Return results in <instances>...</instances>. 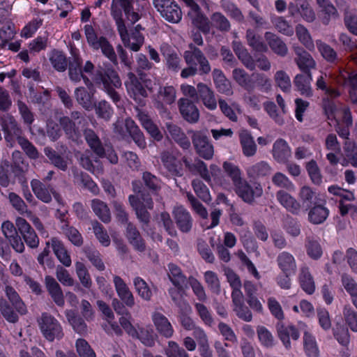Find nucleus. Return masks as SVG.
Instances as JSON below:
<instances>
[{
	"label": "nucleus",
	"mask_w": 357,
	"mask_h": 357,
	"mask_svg": "<svg viewBox=\"0 0 357 357\" xmlns=\"http://www.w3.org/2000/svg\"><path fill=\"white\" fill-rule=\"evenodd\" d=\"M312 73L298 74L294 79V84L301 95L310 97L312 96Z\"/></svg>",
	"instance_id": "nucleus-22"
},
{
	"label": "nucleus",
	"mask_w": 357,
	"mask_h": 357,
	"mask_svg": "<svg viewBox=\"0 0 357 357\" xmlns=\"http://www.w3.org/2000/svg\"><path fill=\"white\" fill-rule=\"evenodd\" d=\"M296 57L294 61L298 68L303 73H311V70L316 68V62L312 56L302 47H296L294 48Z\"/></svg>",
	"instance_id": "nucleus-12"
},
{
	"label": "nucleus",
	"mask_w": 357,
	"mask_h": 357,
	"mask_svg": "<svg viewBox=\"0 0 357 357\" xmlns=\"http://www.w3.org/2000/svg\"><path fill=\"white\" fill-rule=\"evenodd\" d=\"M182 161L190 172L199 174L207 183L211 181L210 172L204 161L197 158L194 163H192L185 156L182 158Z\"/></svg>",
	"instance_id": "nucleus-16"
},
{
	"label": "nucleus",
	"mask_w": 357,
	"mask_h": 357,
	"mask_svg": "<svg viewBox=\"0 0 357 357\" xmlns=\"http://www.w3.org/2000/svg\"><path fill=\"white\" fill-rule=\"evenodd\" d=\"M82 134L86 143L95 155L102 156L105 154L104 146L96 132L91 128H86L83 130Z\"/></svg>",
	"instance_id": "nucleus-20"
},
{
	"label": "nucleus",
	"mask_w": 357,
	"mask_h": 357,
	"mask_svg": "<svg viewBox=\"0 0 357 357\" xmlns=\"http://www.w3.org/2000/svg\"><path fill=\"white\" fill-rule=\"evenodd\" d=\"M66 315L68 322L76 333L83 336L87 334V325L82 317L76 314L72 310L66 311Z\"/></svg>",
	"instance_id": "nucleus-41"
},
{
	"label": "nucleus",
	"mask_w": 357,
	"mask_h": 357,
	"mask_svg": "<svg viewBox=\"0 0 357 357\" xmlns=\"http://www.w3.org/2000/svg\"><path fill=\"white\" fill-rule=\"evenodd\" d=\"M160 158L164 167L175 176L183 175L181 165L177 164L176 157L169 151H163L160 154Z\"/></svg>",
	"instance_id": "nucleus-17"
},
{
	"label": "nucleus",
	"mask_w": 357,
	"mask_h": 357,
	"mask_svg": "<svg viewBox=\"0 0 357 357\" xmlns=\"http://www.w3.org/2000/svg\"><path fill=\"white\" fill-rule=\"evenodd\" d=\"M273 159L280 164H286L291 157V151L288 143L283 139H278L273 145Z\"/></svg>",
	"instance_id": "nucleus-14"
},
{
	"label": "nucleus",
	"mask_w": 357,
	"mask_h": 357,
	"mask_svg": "<svg viewBox=\"0 0 357 357\" xmlns=\"http://www.w3.org/2000/svg\"><path fill=\"white\" fill-rule=\"evenodd\" d=\"M125 228L126 237L129 243L137 251L140 252H144L146 250V243L136 225L132 222V224H128Z\"/></svg>",
	"instance_id": "nucleus-19"
},
{
	"label": "nucleus",
	"mask_w": 357,
	"mask_h": 357,
	"mask_svg": "<svg viewBox=\"0 0 357 357\" xmlns=\"http://www.w3.org/2000/svg\"><path fill=\"white\" fill-rule=\"evenodd\" d=\"M298 281L302 289L307 294H312L314 292L315 283L308 267L301 268Z\"/></svg>",
	"instance_id": "nucleus-31"
},
{
	"label": "nucleus",
	"mask_w": 357,
	"mask_h": 357,
	"mask_svg": "<svg viewBox=\"0 0 357 357\" xmlns=\"http://www.w3.org/2000/svg\"><path fill=\"white\" fill-rule=\"evenodd\" d=\"M223 169L231 178L235 188L245 180L241 177V172L236 165L226 161L223 163Z\"/></svg>",
	"instance_id": "nucleus-52"
},
{
	"label": "nucleus",
	"mask_w": 357,
	"mask_h": 357,
	"mask_svg": "<svg viewBox=\"0 0 357 357\" xmlns=\"http://www.w3.org/2000/svg\"><path fill=\"white\" fill-rule=\"evenodd\" d=\"M271 172V167L265 161L257 162L246 169L248 177L253 178L267 176Z\"/></svg>",
	"instance_id": "nucleus-40"
},
{
	"label": "nucleus",
	"mask_w": 357,
	"mask_h": 357,
	"mask_svg": "<svg viewBox=\"0 0 357 357\" xmlns=\"http://www.w3.org/2000/svg\"><path fill=\"white\" fill-rule=\"evenodd\" d=\"M168 277L174 287L178 288L187 287L188 280L181 269L174 264H168Z\"/></svg>",
	"instance_id": "nucleus-33"
},
{
	"label": "nucleus",
	"mask_w": 357,
	"mask_h": 357,
	"mask_svg": "<svg viewBox=\"0 0 357 357\" xmlns=\"http://www.w3.org/2000/svg\"><path fill=\"white\" fill-rule=\"evenodd\" d=\"M93 83L107 93L112 101L118 105L121 102V98L117 91L113 87L120 88L121 86V80L118 73L112 68L102 69L99 68L94 73L92 77Z\"/></svg>",
	"instance_id": "nucleus-2"
},
{
	"label": "nucleus",
	"mask_w": 357,
	"mask_h": 357,
	"mask_svg": "<svg viewBox=\"0 0 357 357\" xmlns=\"http://www.w3.org/2000/svg\"><path fill=\"white\" fill-rule=\"evenodd\" d=\"M173 217L178 229L183 233H189L193 225V219L183 206H180L174 208Z\"/></svg>",
	"instance_id": "nucleus-10"
},
{
	"label": "nucleus",
	"mask_w": 357,
	"mask_h": 357,
	"mask_svg": "<svg viewBox=\"0 0 357 357\" xmlns=\"http://www.w3.org/2000/svg\"><path fill=\"white\" fill-rule=\"evenodd\" d=\"M51 246L58 260L66 267L70 266L71 258L63 243L56 237L51 238Z\"/></svg>",
	"instance_id": "nucleus-25"
},
{
	"label": "nucleus",
	"mask_w": 357,
	"mask_h": 357,
	"mask_svg": "<svg viewBox=\"0 0 357 357\" xmlns=\"http://www.w3.org/2000/svg\"><path fill=\"white\" fill-rule=\"evenodd\" d=\"M278 202L288 211L294 214L300 211L301 204L289 193L284 190H279L276 194Z\"/></svg>",
	"instance_id": "nucleus-35"
},
{
	"label": "nucleus",
	"mask_w": 357,
	"mask_h": 357,
	"mask_svg": "<svg viewBox=\"0 0 357 357\" xmlns=\"http://www.w3.org/2000/svg\"><path fill=\"white\" fill-rule=\"evenodd\" d=\"M236 194L246 203L252 204L255 199L260 197L263 194V188L259 183H249L244 180L236 188Z\"/></svg>",
	"instance_id": "nucleus-8"
},
{
	"label": "nucleus",
	"mask_w": 357,
	"mask_h": 357,
	"mask_svg": "<svg viewBox=\"0 0 357 357\" xmlns=\"http://www.w3.org/2000/svg\"><path fill=\"white\" fill-rule=\"evenodd\" d=\"M92 96L82 86L77 87L75 90V97L77 102L86 110H90L92 108Z\"/></svg>",
	"instance_id": "nucleus-55"
},
{
	"label": "nucleus",
	"mask_w": 357,
	"mask_h": 357,
	"mask_svg": "<svg viewBox=\"0 0 357 357\" xmlns=\"http://www.w3.org/2000/svg\"><path fill=\"white\" fill-rule=\"evenodd\" d=\"M91 224L94 234L98 239L99 242L103 246H109V245L110 244V238L107 231L104 229L103 226L97 220L93 221Z\"/></svg>",
	"instance_id": "nucleus-62"
},
{
	"label": "nucleus",
	"mask_w": 357,
	"mask_h": 357,
	"mask_svg": "<svg viewBox=\"0 0 357 357\" xmlns=\"http://www.w3.org/2000/svg\"><path fill=\"white\" fill-rule=\"evenodd\" d=\"M223 10L232 19L238 22L244 20V16L239 8L232 2L224 1L221 3Z\"/></svg>",
	"instance_id": "nucleus-58"
},
{
	"label": "nucleus",
	"mask_w": 357,
	"mask_h": 357,
	"mask_svg": "<svg viewBox=\"0 0 357 357\" xmlns=\"http://www.w3.org/2000/svg\"><path fill=\"white\" fill-rule=\"evenodd\" d=\"M211 24L220 32H229L231 30L229 20L220 12H215L211 15Z\"/></svg>",
	"instance_id": "nucleus-48"
},
{
	"label": "nucleus",
	"mask_w": 357,
	"mask_h": 357,
	"mask_svg": "<svg viewBox=\"0 0 357 357\" xmlns=\"http://www.w3.org/2000/svg\"><path fill=\"white\" fill-rule=\"evenodd\" d=\"M276 330L280 340L287 349L291 348L290 337L294 340H297L300 336L298 329L294 326H285L282 321L276 324Z\"/></svg>",
	"instance_id": "nucleus-15"
},
{
	"label": "nucleus",
	"mask_w": 357,
	"mask_h": 357,
	"mask_svg": "<svg viewBox=\"0 0 357 357\" xmlns=\"http://www.w3.org/2000/svg\"><path fill=\"white\" fill-rule=\"evenodd\" d=\"M152 319L158 332L162 336L169 338L174 333V329L167 318L160 312H154Z\"/></svg>",
	"instance_id": "nucleus-21"
},
{
	"label": "nucleus",
	"mask_w": 357,
	"mask_h": 357,
	"mask_svg": "<svg viewBox=\"0 0 357 357\" xmlns=\"http://www.w3.org/2000/svg\"><path fill=\"white\" fill-rule=\"evenodd\" d=\"M197 90L199 93L198 98L199 97L202 99L205 107L211 110L215 109L217 102L213 91L204 83L197 84Z\"/></svg>",
	"instance_id": "nucleus-32"
},
{
	"label": "nucleus",
	"mask_w": 357,
	"mask_h": 357,
	"mask_svg": "<svg viewBox=\"0 0 357 357\" xmlns=\"http://www.w3.org/2000/svg\"><path fill=\"white\" fill-rule=\"evenodd\" d=\"M143 189L150 193V195H157L161 190V180L149 172H144L142 174Z\"/></svg>",
	"instance_id": "nucleus-23"
},
{
	"label": "nucleus",
	"mask_w": 357,
	"mask_h": 357,
	"mask_svg": "<svg viewBox=\"0 0 357 357\" xmlns=\"http://www.w3.org/2000/svg\"><path fill=\"white\" fill-rule=\"evenodd\" d=\"M234 79L248 91H252L255 89L254 82L250 75L243 68H234L232 71Z\"/></svg>",
	"instance_id": "nucleus-43"
},
{
	"label": "nucleus",
	"mask_w": 357,
	"mask_h": 357,
	"mask_svg": "<svg viewBox=\"0 0 357 357\" xmlns=\"http://www.w3.org/2000/svg\"><path fill=\"white\" fill-rule=\"evenodd\" d=\"M162 55L166 59V65L169 70L174 72H178L181 69V59L178 54L169 49L167 45H164L161 48Z\"/></svg>",
	"instance_id": "nucleus-42"
},
{
	"label": "nucleus",
	"mask_w": 357,
	"mask_h": 357,
	"mask_svg": "<svg viewBox=\"0 0 357 357\" xmlns=\"http://www.w3.org/2000/svg\"><path fill=\"white\" fill-rule=\"evenodd\" d=\"M5 293L8 299L18 313L22 315L26 314L27 309L24 303L13 287L6 286Z\"/></svg>",
	"instance_id": "nucleus-38"
},
{
	"label": "nucleus",
	"mask_w": 357,
	"mask_h": 357,
	"mask_svg": "<svg viewBox=\"0 0 357 357\" xmlns=\"http://www.w3.org/2000/svg\"><path fill=\"white\" fill-rule=\"evenodd\" d=\"M38 323L43 335L48 341L59 340L63 337V332L60 323L50 314L42 313Z\"/></svg>",
	"instance_id": "nucleus-4"
},
{
	"label": "nucleus",
	"mask_w": 357,
	"mask_h": 357,
	"mask_svg": "<svg viewBox=\"0 0 357 357\" xmlns=\"http://www.w3.org/2000/svg\"><path fill=\"white\" fill-rule=\"evenodd\" d=\"M91 207L96 216L104 223L111 221V213L107 204L99 199L91 201Z\"/></svg>",
	"instance_id": "nucleus-34"
},
{
	"label": "nucleus",
	"mask_w": 357,
	"mask_h": 357,
	"mask_svg": "<svg viewBox=\"0 0 357 357\" xmlns=\"http://www.w3.org/2000/svg\"><path fill=\"white\" fill-rule=\"evenodd\" d=\"M296 33L299 41L303 43L307 49L312 51L314 49V45L307 29L302 24L296 26Z\"/></svg>",
	"instance_id": "nucleus-57"
},
{
	"label": "nucleus",
	"mask_w": 357,
	"mask_h": 357,
	"mask_svg": "<svg viewBox=\"0 0 357 357\" xmlns=\"http://www.w3.org/2000/svg\"><path fill=\"white\" fill-rule=\"evenodd\" d=\"M303 346L305 352L308 357L319 356V351L315 337L307 331H305L303 335Z\"/></svg>",
	"instance_id": "nucleus-47"
},
{
	"label": "nucleus",
	"mask_w": 357,
	"mask_h": 357,
	"mask_svg": "<svg viewBox=\"0 0 357 357\" xmlns=\"http://www.w3.org/2000/svg\"><path fill=\"white\" fill-rule=\"evenodd\" d=\"M264 37L274 53L280 56H285L287 54V46L278 36L271 32H266Z\"/></svg>",
	"instance_id": "nucleus-26"
},
{
	"label": "nucleus",
	"mask_w": 357,
	"mask_h": 357,
	"mask_svg": "<svg viewBox=\"0 0 357 357\" xmlns=\"http://www.w3.org/2000/svg\"><path fill=\"white\" fill-rule=\"evenodd\" d=\"M343 317L349 328L354 332H357V312L350 305H346L343 308Z\"/></svg>",
	"instance_id": "nucleus-59"
},
{
	"label": "nucleus",
	"mask_w": 357,
	"mask_h": 357,
	"mask_svg": "<svg viewBox=\"0 0 357 357\" xmlns=\"http://www.w3.org/2000/svg\"><path fill=\"white\" fill-rule=\"evenodd\" d=\"M192 143L196 153L205 160H211L214 155V148L209 141L207 132L204 130H190Z\"/></svg>",
	"instance_id": "nucleus-5"
},
{
	"label": "nucleus",
	"mask_w": 357,
	"mask_h": 357,
	"mask_svg": "<svg viewBox=\"0 0 357 357\" xmlns=\"http://www.w3.org/2000/svg\"><path fill=\"white\" fill-rule=\"evenodd\" d=\"M316 45L321 56L328 62L335 63L337 60V52L329 45L321 40H316Z\"/></svg>",
	"instance_id": "nucleus-56"
},
{
	"label": "nucleus",
	"mask_w": 357,
	"mask_h": 357,
	"mask_svg": "<svg viewBox=\"0 0 357 357\" xmlns=\"http://www.w3.org/2000/svg\"><path fill=\"white\" fill-rule=\"evenodd\" d=\"M84 33L89 45L95 50H101L102 53L114 65L118 64L117 56L112 45L104 37H98L91 25H85Z\"/></svg>",
	"instance_id": "nucleus-3"
},
{
	"label": "nucleus",
	"mask_w": 357,
	"mask_h": 357,
	"mask_svg": "<svg viewBox=\"0 0 357 357\" xmlns=\"http://www.w3.org/2000/svg\"><path fill=\"white\" fill-rule=\"evenodd\" d=\"M114 284L117 295L121 301L126 306L132 307L135 305L134 296L123 279L118 275H115L114 277Z\"/></svg>",
	"instance_id": "nucleus-18"
},
{
	"label": "nucleus",
	"mask_w": 357,
	"mask_h": 357,
	"mask_svg": "<svg viewBox=\"0 0 357 357\" xmlns=\"http://www.w3.org/2000/svg\"><path fill=\"white\" fill-rule=\"evenodd\" d=\"M50 61L53 68L59 72H64L67 68V59L61 51L56 50L52 51Z\"/></svg>",
	"instance_id": "nucleus-51"
},
{
	"label": "nucleus",
	"mask_w": 357,
	"mask_h": 357,
	"mask_svg": "<svg viewBox=\"0 0 357 357\" xmlns=\"http://www.w3.org/2000/svg\"><path fill=\"white\" fill-rule=\"evenodd\" d=\"M189 50L184 52L183 58L187 64L199 65V70L200 74L207 75L211 68L210 63L204 53L194 44L189 45Z\"/></svg>",
	"instance_id": "nucleus-7"
},
{
	"label": "nucleus",
	"mask_w": 357,
	"mask_h": 357,
	"mask_svg": "<svg viewBox=\"0 0 357 357\" xmlns=\"http://www.w3.org/2000/svg\"><path fill=\"white\" fill-rule=\"evenodd\" d=\"M180 113L184 120L196 123L199 119V111L191 100L181 98L178 102Z\"/></svg>",
	"instance_id": "nucleus-11"
},
{
	"label": "nucleus",
	"mask_w": 357,
	"mask_h": 357,
	"mask_svg": "<svg viewBox=\"0 0 357 357\" xmlns=\"http://www.w3.org/2000/svg\"><path fill=\"white\" fill-rule=\"evenodd\" d=\"M329 211L327 208L317 204L309 209L308 220L314 225L321 224L326 220Z\"/></svg>",
	"instance_id": "nucleus-39"
},
{
	"label": "nucleus",
	"mask_w": 357,
	"mask_h": 357,
	"mask_svg": "<svg viewBox=\"0 0 357 357\" xmlns=\"http://www.w3.org/2000/svg\"><path fill=\"white\" fill-rule=\"evenodd\" d=\"M59 123L68 139L77 144L82 141L81 133L79 128L76 126L75 122L70 119V117H61Z\"/></svg>",
	"instance_id": "nucleus-24"
},
{
	"label": "nucleus",
	"mask_w": 357,
	"mask_h": 357,
	"mask_svg": "<svg viewBox=\"0 0 357 357\" xmlns=\"http://www.w3.org/2000/svg\"><path fill=\"white\" fill-rule=\"evenodd\" d=\"M133 282L138 295L145 301H150L153 296V291L147 282L139 277H136Z\"/></svg>",
	"instance_id": "nucleus-54"
},
{
	"label": "nucleus",
	"mask_w": 357,
	"mask_h": 357,
	"mask_svg": "<svg viewBox=\"0 0 357 357\" xmlns=\"http://www.w3.org/2000/svg\"><path fill=\"white\" fill-rule=\"evenodd\" d=\"M279 268L284 274L294 273L296 268V261L292 255L287 252L280 253L277 257Z\"/></svg>",
	"instance_id": "nucleus-36"
},
{
	"label": "nucleus",
	"mask_w": 357,
	"mask_h": 357,
	"mask_svg": "<svg viewBox=\"0 0 357 357\" xmlns=\"http://www.w3.org/2000/svg\"><path fill=\"white\" fill-rule=\"evenodd\" d=\"M305 248L307 254L310 258L317 260L321 257L322 249L318 241L307 238Z\"/></svg>",
	"instance_id": "nucleus-64"
},
{
	"label": "nucleus",
	"mask_w": 357,
	"mask_h": 357,
	"mask_svg": "<svg viewBox=\"0 0 357 357\" xmlns=\"http://www.w3.org/2000/svg\"><path fill=\"white\" fill-rule=\"evenodd\" d=\"M125 126L126 130L129 133L130 136L135 142V143L140 148L144 149L146 146L145 137L143 132L141 131L139 128L137 126L135 121L128 118L125 121Z\"/></svg>",
	"instance_id": "nucleus-27"
},
{
	"label": "nucleus",
	"mask_w": 357,
	"mask_h": 357,
	"mask_svg": "<svg viewBox=\"0 0 357 357\" xmlns=\"http://www.w3.org/2000/svg\"><path fill=\"white\" fill-rule=\"evenodd\" d=\"M257 333L258 339L263 347L270 349L275 345L276 341L273 335L265 326H257Z\"/></svg>",
	"instance_id": "nucleus-53"
},
{
	"label": "nucleus",
	"mask_w": 357,
	"mask_h": 357,
	"mask_svg": "<svg viewBox=\"0 0 357 357\" xmlns=\"http://www.w3.org/2000/svg\"><path fill=\"white\" fill-rule=\"evenodd\" d=\"M239 139L243 155L246 157L254 156L257 146L251 134L247 130H242L239 134Z\"/></svg>",
	"instance_id": "nucleus-28"
},
{
	"label": "nucleus",
	"mask_w": 357,
	"mask_h": 357,
	"mask_svg": "<svg viewBox=\"0 0 357 357\" xmlns=\"http://www.w3.org/2000/svg\"><path fill=\"white\" fill-rule=\"evenodd\" d=\"M299 198L301 201V207L305 208V211H308L312 206L317 204V197L315 192L307 185L303 186L299 192Z\"/></svg>",
	"instance_id": "nucleus-37"
},
{
	"label": "nucleus",
	"mask_w": 357,
	"mask_h": 357,
	"mask_svg": "<svg viewBox=\"0 0 357 357\" xmlns=\"http://www.w3.org/2000/svg\"><path fill=\"white\" fill-rule=\"evenodd\" d=\"M2 128L4 132L14 135L17 142L23 138V131L15 119L9 114H6L2 118Z\"/></svg>",
	"instance_id": "nucleus-29"
},
{
	"label": "nucleus",
	"mask_w": 357,
	"mask_h": 357,
	"mask_svg": "<svg viewBox=\"0 0 357 357\" xmlns=\"http://www.w3.org/2000/svg\"><path fill=\"white\" fill-rule=\"evenodd\" d=\"M185 287H172L168 291L174 303L178 307L179 311L191 312L192 308L188 302L183 298Z\"/></svg>",
	"instance_id": "nucleus-30"
},
{
	"label": "nucleus",
	"mask_w": 357,
	"mask_h": 357,
	"mask_svg": "<svg viewBox=\"0 0 357 357\" xmlns=\"http://www.w3.org/2000/svg\"><path fill=\"white\" fill-rule=\"evenodd\" d=\"M75 271L81 284L85 288L89 289L91 287L92 282L86 266L82 262L77 261L75 263Z\"/></svg>",
	"instance_id": "nucleus-61"
},
{
	"label": "nucleus",
	"mask_w": 357,
	"mask_h": 357,
	"mask_svg": "<svg viewBox=\"0 0 357 357\" xmlns=\"http://www.w3.org/2000/svg\"><path fill=\"white\" fill-rule=\"evenodd\" d=\"M44 153L54 167L63 172L67 170L68 162L61 155L58 154L56 151L50 147H45Z\"/></svg>",
	"instance_id": "nucleus-49"
},
{
	"label": "nucleus",
	"mask_w": 357,
	"mask_h": 357,
	"mask_svg": "<svg viewBox=\"0 0 357 357\" xmlns=\"http://www.w3.org/2000/svg\"><path fill=\"white\" fill-rule=\"evenodd\" d=\"M31 186L33 192L38 199L45 203H49L51 202L52 197L50 192L45 188V185L39 180L33 179L31 181Z\"/></svg>",
	"instance_id": "nucleus-50"
},
{
	"label": "nucleus",
	"mask_w": 357,
	"mask_h": 357,
	"mask_svg": "<svg viewBox=\"0 0 357 357\" xmlns=\"http://www.w3.org/2000/svg\"><path fill=\"white\" fill-rule=\"evenodd\" d=\"M15 225L21 237L31 248H36L39 245V238L33 228L23 218L19 217L15 220Z\"/></svg>",
	"instance_id": "nucleus-9"
},
{
	"label": "nucleus",
	"mask_w": 357,
	"mask_h": 357,
	"mask_svg": "<svg viewBox=\"0 0 357 357\" xmlns=\"http://www.w3.org/2000/svg\"><path fill=\"white\" fill-rule=\"evenodd\" d=\"M82 59L77 56H74L69 59L68 75L71 81L74 82L81 81L82 76Z\"/></svg>",
	"instance_id": "nucleus-44"
},
{
	"label": "nucleus",
	"mask_w": 357,
	"mask_h": 357,
	"mask_svg": "<svg viewBox=\"0 0 357 357\" xmlns=\"http://www.w3.org/2000/svg\"><path fill=\"white\" fill-rule=\"evenodd\" d=\"M246 39L248 44L253 50L261 53L267 52L268 47L263 41L262 38L252 29H248L246 31Z\"/></svg>",
	"instance_id": "nucleus-45"
},
{
	"label": "nucleus",
	"mask_w": 357,
	"mask_h": 357,
	"mask_svg": "<svg viewBox=\"0 0 357 357\" xmlns=\"http://www.w3.org/2000/svg\"><path fill=\"white\" fill-rule=\"evenodd\" d=\"M192 185L196 195L202 201L205 202H209L211 201V197L208 188L200 179H194L192 181Z\"/></svg>",
	"instance_id": "nucleus-60"
},
{
	"label": "nucleus",
	"mask_w": 357,
	"mask_h": 357,
	"mask_svg": "<svg viewBox=\"0 0 357 357\" xmlns=\"http://www.w3.org/2000/svg\"><path fill=\"white\" fill-rule=\"evenodd\" d=\"M153 3L160 16L171 23H178L182 18L181 8L174 0H153Z\"/></svg>",
	"instance_id": "nucleus-6"
},
{
	"label": "nucleus",
	"mask_w": 357,
	"mask_h": 357,
	"mask_svg": "<svg viewBox=\"0 0 357 357\" xmlns=\"http://www.w3.org/2000/svg\"><path fill=\"white\" fill-rule=\"evenodd\" d=\"M132 190L135 193L128 196V202L135 212L137 219L141 224L143 231L148 232L151 216L148 210L153 208V201L149 192H146L141 181L134 180L131 183Z\"/></svg>",
	"instance_id": "nucleus-1"
},
{
	"label": "nucleus",
	"mask_w": 357,
	"mask_h": 357,
	"mask_svg": "<svg viewBox=\"0 0 357 357\" xmlns=\"http://www.w3.org/2000/svg\"><path fill=\"white\" fill-rule=\"evenodd\" d=\"M62 233L68 238V239L77 247H80L83 244V238L79 231L69 223H64L61 225Z\"/></svg>",
	"instance_id": "nucleus-46"
},
{
	"label": "nucleus",
	"mask_w": 357,
	"mask_h": 357,
	"mask_svg": "<svg viewBox=\"0 0 357 357\" xmlns=\"http://www.w3.org/2000/svg\"><path fill=\"white\" fill-rule=\"evenodd\" d=\"M45 285L55 304L59 307H63L65 304L64 296L62 289L56 279L52 276L46 275L45 277Z\"/></svg>",
	"instance_id": "nucleus-13"
},
{
	"label": "nucleus",
	"mask_w": 357,
	"mask_h": 357,
	"mask_svg": "<svg viewBox=\"0 0 357 357\" xmlns=\"http://www.w3.org/2000/svg\"><path fill=\"white\" fill-rule=\"evenodd\" d=\"M77 179L80 185L89 190L93 195H96L99 193L100 190L97 184L87 174L82 172L77 176Z\"/></svg>",
	"instance_id": "nucleus-63"
}]
</instances>
